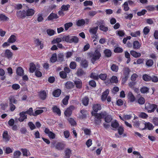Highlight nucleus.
Wrapping results in <instances>:
<instances>
[{
    "mask_svg": "<svg viewBox=\"0 0 158 158\" xmlns=\"http://www.w3.org/2000/svg\"><path fill=\"white\" fill-rule=\"evenodd\" d=\"M93 115H94L96 119V123L98 124L101 123L100 119L103 118H105V120L106 123H110L112 120L111 116L108 115L106 112H102L101 113L94 114L93 112L92 113Z\"/></svg>",
    "mask_w": 158,
    "mask_h": 158,
    "instance_id": "obj_1",
    "label": "nucleus"
},
{
    "mask_svg": "<svg viewBox=\"0 0 158 158\" xmlns=\"http://www.w3.org/2000/svg\"><path fill=\"white\" fill-rule=\"evenodd\" d=\"M88 54L91 57V61L93 64L101 56V53L98 49L96 50L93 53H88Z\"/></svg>",
    "mask_w": 158,
    "mask_h": 158,
    "instance_id": "obj_2",
    "label": "nucleus"
},
{
    "mask_svg": "<svg viewBox=\"0 0 158 158\" xmlns=\"http://www.w3.org/2000/svg\"><path fill=\"white\" fill-rule=\"evenodd\" d=\"M63 40L66 42L71 43L73 42L77 43L78 42L79 40L78 38L74 36H67L64 37Z\"/></svg>",
    "mask_w": 158,
    "mask_h": 158,
    "instance_id": "obj_3",
    "label": "nucleus"
},
{
    "mask_svg": "<svg viewBox=\"0 0 158 158\" xmlns=\"http://www.w3.org/2000/svg\"><path fill=\"white\" fill-rule=\"evenodd\" d=\"M157 106L155 104H151L149 103H147L145 105V109L148 113L154 112Z\"/></svg>",
    "mask_w": 158,
    "mask_h": 158,
    "instance_id": "obj_4",
    "label": "nucleus"
},
{
    "mask_svg": "<svg viewBox=\"0 0 158 158\" xmlns=\"http://www.w3.org/2000/svg\"><path fill=\"white\" fill-rule=\"evenodd\" d=\"M74 107L73 106H71L67 108L64 112V114L66 117H69L72 114V111L74 110Z\"/></svg>",
    "mask_w": 158,
    "mask_h": 158,
    "instance_id": "obj_5",
    "label": "nucleus"
},
{
    "mask_svg": "<svg viewBox=\"0 0 158 158\" xmlns=\"http://www.w3.org/2000/svg\"><path fill=\"white\" fill-rule=\"evenodd\" d=\"M89 22V19H79L76 21V24L78 26H81L84 25L85 23L88 24Z\"/></svg>",
    "mask_w": 158,
    "mask_h": 158,
    "instance_id": "obj_6",
    "label": "nucleus"
},
{
    "mask_svg": "<svg viewBox=\"0 0 158 158\" xmlns=\"http://www.w3.org/2000/svg\"><path fill=\"white\" fill-rule=\"evenodd\" d=\"M19 117L18 118L19 121L22 122L27 118V115L26 114V112L22 111L19 114Z\"/></svg>",
    "mask_w": 158,
    "mask_h": 158,
    "instance_id": "obj_7",
    "label": "nucleus"
},
{
    "mask_svg": "<svg viewBox=\"0 0 158 158\" xmlns=\"http://www.w3.org/2000/svg\"><path fill=\"white\" fill-rule=\"evenodd\" d=\"M45 133L47 134L51 139H54L56 137V135L52 131H50L48 128H46L44 130Z\"/></svg>",
    "mask_w": 158,
    "mask_h": 158,
    "instance_id": "obj_8",
    "label": "nucleus"
},
{
    "mask_svg": "<svg viewBox=\"0 0 158 158\" xmlns=\"http://www.w3.org/2000/svg\"><path fill=\"white\" fill-rule=\"evenodd\" d=\"M35 13V10L31 8L28 9L26 11V16H33Z\"/></svg>",
    "mask_w": 158,
    "mask_h": 158,
    "instance_id": "obj_9",
    "label": "nucleus"
},
{
    "mask_svg": "<svg viewBox=\"0 0 158 158\" xmlns=\"http://www.w3.org/2000/svg\"><path fill=\"white\" fill-rule=\"evenodd\" d=\"M130 72V69L128 68H126L124 69V74L125 75V77L124 79H123L122 81H124V82H122V83L124 84L125 81L127 80L129 74Z\"/></svg>",
    "mask_w": 158,
    "mask_h": 158,
    "instance_id": "obj_10",
    "label": "nucleus"
},
{
    "mask_svg": "<svg viewBox=\"0 0 158 158\" xmlns=\"http://www.w3.org/2000/svg\"><path fill=\"white\" fill-rule=\"evenodd\" d=\"M145 129H147L149 130H152L154 128L153 124L149 122H145L144 123Z\"/></svg>",
    "mask_w": 158,
    "mask_h": 158,
    "instance_id": "obj_11",
    "label": "nucleus"
},
{
    "mask_svg": "<svg viewBox=\"0 0 158 158\" xmlns=\"http://www.w3.org/2000/svg\"><path fill=\"white\" fill-rule=\"evenodd\" d=\"M87 114V112L86 110H82L81 111L79 118L81 119H84L85 118Z\"/></svg>",
    "mask_w": 158,
    "mask_h": 158,
    "instance_id": "obj_12",
    "label": "nucleus"
},
{
    "mask_svg": "<svg viewBox=\"0 0 158 158\" xmlns=\"http://www.w3.org/2000/svg\"><path fill=\"white\" fill-rule=\"evenodd\" d=\"M133 46L135 49H139L141 46V44L138 41H135L133 42Z\"/></svg>",
    "mask_w": 158,
    "mask_h": 158,
    "instance_id": "obj_13",
    "label": "nucleus"
},
{
    "mask_svg": "<svg viewBox=\"0 0 158 158\" xmlns=\"http://www.w3.org/2000/svg\"><path fill=\"white\" fill-rule=\"evenodd\" d=\"M110 82L111 83H117L118 82V80L117 77L116 76H113L112 77L110 81H109L108 82L105 81V83L106 84H107L109 83Z\"/></svg>",
    "mask_w": 158,
    "mask_h": 158,
    "instance_id": "obj_14",
    "label": "nucleus"
},
{
    "mask_svg": "<svg viewBox=\"0 0 158 158\" xmlns=\"http://www.w3.org/2000/svg\"><path fill=\"white\" fill-rule=\"evenodd\" d=\"M17 16L20 18L26 17V11L25 10L19 11L17 12Z\"/></svg>",
    "mask_w": 158,
    "mask_h": 158,
    "instance_id": "obj_15",
    "label": "nucleus"
},
{
    "mask_svg": "<svg viewBox=\"0 0 158 158\" xmlns=\"http://www.w3.org/2000/svg\"><path fill=\"white\" fill-rule=\"evenodd\" d=\"M13 56L12 52L9 50L7 49L5 50V56L8 59L11 58Z\"/></svg>",
    "mask_w": 158,
    "mask_h": 158,
    "instance_id": "obj_16",
    "label": "nucleus"
},
{
    "mask_svg": "<svg viewBox=\"0 0 158 158\" xmlns=\"http://www.w3.org/2000/svg\"><path fill=\"white\" fill-rule=\"evenodd\" d=\"M16 36L14 35H12L8 39V41L9 43H13L16 41Z\"/></svg>",
    "mask_w": 158,
    "mask_h": 158,
    "instance_id": "obj_17",
    "label": "nucleus"
},
{
    "mask_svg": "<svg viewBox=\"0 0 158 158\" xmlns=\"http://www.w3.org/2000/svg\"><path fill=\"white\" fill-rule=\"evenodd\" d=\"M127 97L130 102H133L135 101V97L131 92H130L128 93Z\"/></svg>",
    "mask_w": 158,
    "mask_h": 158,
    "instance_id": "obj_18",
    "label": "nucleus"
},
{
    "mask_svg": "<svg viewBox=\"0 0 158 158\" xmlns=\"http://www.w3.org/2000/svg\"><path fill=\"white\" fill-rule=\"evenodd\" d=\"M93 108L95 112H97L98 110L101 109V106L99 104H94L93 106Z\"/></svg>",
    "mask_w": 158,
    "mask_h": 158,
    "instance_id": "obj_19",
    "label": "nucleus"
},
{
    "mask_svg": "<svg viewBox=\"0 0 158 158\" xmlns=\"http://www.w3.org/2000/svg\"><path fill=\"white\" fill-rule=\"evenodd\" d=\"M109 91L108 90H106L104 92L102 93L101 97V99L102 101H105L106 98L109 94Z\"/></svg>",
    "mask_w": 158,
    "mask_h": 158,
    "instance_id": "obj_20",
    "label": "nucleus"
},
{
    "mask_svg": "<svg viewBox=\"0 0 158 158\" xmlns=\"http://www.w3.org/2000/svg\"><path fill=\"white\" fill-rule=\"evenodd\" d=\"M130 54L132 56L135 58L139 57L141 55L140 53L137 52L133 50L131 51Z\"/></svg>",
    "mask_w": 158,
    "mask_h": 158,
    "instance_id": "obj_21",
    "label": "nucleus"
},
{
    "mask_svg": "<svg viewBox=\"0 0 158 158\" xmlns=\"http://www.w3.org/2000/svg\"><path fill=\"white\" fill-rule=\"evenodd\" d=\"M119 117L121 120L125 121V120H128L130 119L132 117V116L131 115H124L123 117H122L121 116H119Z\"/></svg>",
    "mask_w": 158,
    "mask_h": 158,
    "instance_id": "obj_22",
    "label": "nucleus"
},
{
    "mask_svg": "<svg viewBox=\"0 0 158 158\" xmlns=\"http://www.w3.org/2000/svg\"><path fill=\"white\" fill-rule=\"evenodd\" d=\"M52 110L54 113H56L59 116L61 114V112L60 109L57 107L54 106L52 107Z\"/></svg>",
    "mask_w": 158,
    "mask_h": 158,
    "instance_id": "obj_23",
    "label": "nucleus"
},
{
    "mask_svg": "<svg viewBox=\"0 0 158 158\" xmlns=\"http://www.w3.org/2000/svg\"><path fill=\"white\" fill-rule=\"evenodd\" d=\"M3 137L5 141H7L9 140L10 137L8 135V132L6 131H4L3 134Z\"/></svg>",
    "mask_w": 158,
    "mask_h": 158,
    "instance_id": "obj_24",
    "label": "nucleus"
},
{
    "mask_svg": "<svg viewBox=\"0 0 158 158\" xmlns=\"http://www.w3.org/2000/svg\"><path fill=\"white\" fill-rule=\"evenodd\" d=\"M34 43L37 46H40L41 49H42L43 47V44L38 39H35L34 40Z\"/></svg>",
    "mask_w": 158,
    "mask_h": 158,
    "instance_id": "obj_25",
    "label": "nucleus"
},
{
    "mask_svg": "<svg viewBox=\"0 0 158 158\" xmlns=\"http://www.w3.org/2000/svg\"><path fill=\"white\" fill-rule=\"evenodd\" d=\"M15 97V96H11L9 98V100L10 102V104L14 103L16 104L17 102V100L16 99Z\"/></svg>",
    "mask_w": 158,
    "mask_h": 158,
    "instance_id": "obj_26",
    "label": "nucleus"
},
{
    "mask_svg": "<svg viewBox=\"0 0 158 158\" xmlns=\"http://www.w3.org/2000/svg\"><path fill=\"white\" fill-rule=\"evenodd\" d=\"M16 73L18 75L20 76L22 75L23 74V69L20 67H18L16 70Z\"/></svg>",
    "mask_w": 158,
    "mask_h": 158,
    "instance_id": "obj_27",
    "label": "nucleus"
},
{
    "mask_svg": "<svg viewBox=\"0 0 158 158\" xmlns=\"http://www.w3.org/2000/svg\"><path fill=\"white\" fill-rule=\"evenodd\" d=\"M23 156H28L30 155V153L29 151L26 149H21Z\"/></svg>",
    "mask_w": 158,
    "mask_h": 158,
    "instance_id": "obj_28",
    "label": "nucleus"
},
{
    "mask_svg": "<svg viewBox=\"0 0 158 158\" xmlns=\"http://www.w3.org/2000/svg\"><path fill=\"white\" fill-rule=\"evenodd\" d=\"M75 84L77 88H80L82 85V83L81 80L78 79L75 81Z\"/></svg>",
    "mask_w": 158,
    "mask_h": 158,
    "instance_id": "obj_29",
    "label": "nucleus"
},
{
    "mask_svg": "<svg viewBox=\"0 0 158 158\" xmlns=\"http://www.w3.org/2000/svg\"><path fill=\"white\" fill-rule=\"evenodd\" d=\"M40 98L43 100L45 99L47 97V94L44 91H43L40 92Z\"/></svg>",
    "mask_w": 158,
    "mask_h": 158,
    "instance_id": "obj_30",
    "label": "nucleus"
},
{
    "mask_svg": "<svg viewBox=\"0 0 158 158\" xmlns=\"http://www.w3.org/2000/svg\"><path fill=\"white\" fill-rule=\"evenodd\" d=\"M143 79L145 81H148L151 80V77L148 75L144 74L142 77Z\"/></svg>",
    "mask_w": 158,
    "mask_h": 158,
    "instance_id": "obj_31",
    "label": "nucleus"
},
{
    "mask_svg": "<svg viewBox=\"0 0 158 158\" xmlns=\"http://www.w3.org/2000/svg\"><path fill=\"white\" fill-rule=\"evenodd\" d=\"M64 147V144L62 143H58L56 146V148L58 150L63 149Z\"/></svg>",
    "mask_w": 158,
    "mask_h": 158,
    "instance_id": "obj_32",
    "label": "nucleus"
},
{
    "mask_svg": "<svg viewBox=\"0 0 158 158\" xmlns=\"http://www.w3.org/2000/svg\"><path fill=\"white\" fill-rule=\"evenodd\" d=\"M36 69L35 65L33 63L30 64V68L29 69L30 72L31 73H33Z\"/></svg>",
    "mask_w": 158,
    "mask_h": 158,
    "instance_id": "obj_33",
    "label": "nucleus"
},
{
    "mask_svg": "<svg viewBox=\"0 0 158 158\" xmlns=\"http://www.w3.org/2000/svg\"><path fill=\"white\" fill-rule=\"evenodd\" d=\"M57 18H58V16L56 14L52 13L48 17V19L49 20H51Z\"/></svg>",
    "mask_w": 158,
    "mask_h": 158,
    "instance_id": "obj_34",
    "label": "nucleus"
},
{
    "mask_svg": "<svg viewBox=\"0 0 158 158\" xmlns=\"http://www.w3.org/2000/svg\"><path fill=\"white\" fill-rule=\"evenodd\" d=\"M61 90L60 89L55 90L53 93V96L55 97H58L61 94Z\"/></svg>",
    "mask_w": 158,
    "mask_h": 158,
    "instance_id": "obj_35",
    "label": "nucleus"
},
{
    "mask_svg": "<svg viewBox=\"0 0 158 158\" xmlns=\"http://www.w3.org/2000/svg\"><path fill=\"white\" fill-rule=\"evenodd\" d=\"M149 90V89L148 88L143 86L140 89V91L142 93L145 94L148 92Z\"/></svg>",
    "mask_w": 158,
    "mask_h": 158,
    "instance_id": "obj_36",
    "label": "nucleus"
},
{
    "mask_svg": "<svg viewBox=\"0 0 158 158\" xmlns=\"http://www.w3.org/2000/svg\"><path fill=\"white\" fill-rule=\"evenodd\" d=\"M139 116L143 119H146L148 117V115L144 112H140L139 114Z\"/></svg>",
    "mask_w": 158,
    "mask_h": 158,
    "instance_id": "obj_37",
    "label": "nucleus"
},
{
    "mask_svg": "<svg viewBox=\"0 0 158 158\" xmlns=\"http://www.w3.org/2000/svg\"><path fill=\"white\" fill-rule=\"evenodd\" d=\"M82 103L85 106H87L89 102V98L87 97H85L82 100Z\"/></svg>",
    "mask_w": 158,
    "mask_h": 158,
    "instance_id": "obj_38",
    "label": "nucleus"
},
{
    "mask_svg": "<svg viewBox=\"0 0 158 158\" xmlns=\"http://www.w3.org/2000/svg\"><path fill=\"white\" fill-rule=\"evenodd\" d=\"M73 83L70 81L67 82L65 84L66 87L67 89H71L73 88Z\"/></svg>",
    "mask_w": 158,
    "mask_h": 158,
    "instance_id": "obj_39",
    "label": "nucleus"
},
{
    "mask_svg": "<svg viewBox=\"0 0 158 158\" xmlns=\"http://www.w3.org/2000/svg\"><path fill=\"white\" fill-rule=\"evenodd\" d=\"M140 34V31H136L134 32H132L131 33V36L134 37H136L139 36Z\"/></svg>",
    "mask_w": 158,
    "mask_h": 158,
    "instance_id": "obj_40",
    "label": "nucleus"
},
{
    "mask_svg": "<svg viewBox=\"0 0 158 158\" xmlns=\"http://www.w3.org/2000/svg\"><path fill=\"white\" fill-rule=\"evenodd\" d=\"M150 31V28L149 27L147 26L144 27L143 30V31L144 35H147L149 33Z\"/></svg>",
    "mask_w": 158,
    "mask_h": 158,
    "instance_id": "obj_41",
    "label": "nucleus"
},
{
    "mask_svg": "<svg viewBox=\"0 0 158 158\" xmlns=\"http://www.w3.org/2000/svg\"><path fill=\"white\" fill-rule=\"evenodd\" d=\"M67 119L70 123L71 124V125L74 126L76 125V122L73 118H68Z\"/></svg>",
    "mask_w": 158,
    "mask_h": 158,
    "instance_id": "obj_42",
    "label": "nucleus"
},
{
    "mask_svg": "<svg viewBox=\"0 0 158 158\" xmlns=\"http://www.w3.org/2000/svg\"><path fill=\"white\" fill-rule=\"evenodd\" d=\"M13 150V148H11L10 147H6L4 150L5 153L6 154H9L12 153Z\"/></svg>",
    "mask_w": 158,
    "mask_h": 158,
    "instance_id": "obj_43",
    "label": "nucleus"
},
{
    "mask_svg": "<svg viewBox=\"0 0 158 158\" xmlns=\"http://www.w3.org/2000/svg\"><path fill=\"white\" fill-rule=\"evenodd\" d=\"M116 33L119 36L121 37L125 35L124 31L123 30H119L117 31L116 32Z\"/></svg>",
    "mask_w": 158,
    "mask_h": 158,
    "instance_id": "obj_44",
    "label": "nucleus"
},
{
    "mask_svg": "<svg viewBox=\"0 0 158 158\" xmlns=\"http://www.w3.org/2000/svg\"><path fill=\"white\" fill-rule=\"evenodd\" d=\"M9 18L3 14H0V20L3 21L8 20Z\"/></svg>",
    "mask_w": 158,
    "mask_h": 158,
    "instance_id": "obj_45",
    "label": "nucleus"
},
{
    "mask_svg": "<svg viewBox=\"0 0 158 158\" xmlns=\"http://www.w3.org/2000/svg\"><path fill=\"white\" fill-rule=\"evenodd\" d=\"M47 32L48 35L52 36L55 34V31L52 29H49L47 30Z\"/></svg>",
    "mask_w": 158,
    "mask_h": 158,
    "instance_id": "obj_46",
    "label": "nucleus"
},
{
    "mask_svg": "<svg viewBox=\"0 0 158 158\" xmlns=\"http://www.w3.org/2000/svg\"><path fill=\"white\" fill-rule=\"evenodd\" d=\"M71 154V151L70 149L66 150L65 151V158H69Z\"/></svg>",
    "mask_w": 158,
    "mask_h": 158,
    "instance_id": "obj_47",
    "label": "nucleus"
},
{
    "mask_svg": "<svg viewBox=\"0 0 158 158\" xmlns=\"http://www.w3.org/2000/svg\"><path fill=\"white\" fill-rule=\"evenodd\" d=\"M21 153L19 151H16L14 153V156L15 158H18L21 155Z\"/></svg>",
    "mask_w": 158,
    "mask_h": 158,
    "instance_id": "obj_48",
    "label": "nucleus"
},
{
    "mask_svg": "<svg viewBox=\"0 0 158 158\" xmlns=\"http://www.w3.org/2000/svg\"><path fill=\"white\" fill-rule=\"evenodd\" d=\"M56 54H52L50 59V61L51 62L54 63L56 60Z\"/></svg>",
    "mask_w": 158,
    "mask_h": 158,
    "instance_id": "obj_49",
    "label": "nucleus"
},
{
    "mask_svg": "<svg viewBox=\"0 0 158 158\" xmlns=\"http://www.w3.org/2000/svg\"><path fill=\"white\" fill-rule=\"evenodd\" d=\"M44 110L42 109L37 110H36L33 114V116H36L42 113Z\"/></svg>",
    "mask_w": 158,
    "mask_h": 158,
    "instance_id": "obj_50",
    "label": "nucleus"
},
{
    "mask_svg": "<svg viewBox=\"0 0 158 158\" xmlns=\"http://www.w3.org/2000/svg\"><path fill=\"white\" fill-rule=\"evenodd\" d=\"M111 70L114 72H117L118 70V67L115 64H113L111 67Z\"/></svg>",
    "mask_w": 158,
    "mask_h": 158,
    "instance_id": "obj_51",
    "label": "nucleus"
},
{
    "mask_svg": "<svg viewBox=\"0 0 158 158\" xmlns=\"http://www.w3.org/2000/svg\"><path fill=\"white\" fill-rule=\"evenodd\" d=\"M98 28V27H93L89 30V32L91 34H96Z\"/></svg>",
    "mask_w": 158,
    "mask_h": 158,
    "instance_id": "obj_52",
    "label": "nucleus"
},
{
    "mask_svg": "<svg viewBox=\"0 0 158 158\" xmlns=\"http://www.w3.org/2000/svg\"><path fill=\"white\" fill-rule=\"evenodd\" d=\"M90 77L95 80H98L99 79V76L98 74L95 73H92L91 74Z\"/></svg>",
    "mask_w": 158,
    "mask_h": 158,
    "instance_id": "obj_53",
    "label": "nucleus"
},
{
    "mask_svg": "<svg viewBox=\"0 0 158 158\" xmlns=\"http://www.w3.org/2000/svg\"><path fill=\"white\" fill-rule=\"evenodd\" d=\"M153 61L151 59H149L147 61L146 65L149 67L151 66L153 64Z\"/></svg>",
    "mask_w": 158,
    "mask_h": 158,
    "instance_id": "obj_54",
    "label": "nucleus"
},
{
    "mask_svg": "<svg viewBox=\"0 0 158 158\" xmlns=\"http://www.w3.org/2000/svg\"><path fill=\"white\" fill-rule=\"evenodd\" d=\"M104 53L106 56L108 57L110 56L111 55V51L109 49H106L104 51Z\"/></svg>",
    "mask_w": 158,
    "mask_h": 158,
    "instance_id": "obj_55",
    "label": "nucleus"
},
{
    "mask_svg": "<svg viewBox=\"0 0 158 158\" xmlns=\"http://www.w3.org/2000/svg\"><path fill=\"white\" fill-rule=\"evenodd\" d=\"M107 77V75L106 74H101L99 76V78L102 80H105Z\"/></svg>",
    "mask_w": 158,
    "mask_h": 158,
    "instance_id": "obj_56",
    "label": "nucleus"
},
{
    "mask_svg": "<svg viewBox=\"0 0 158 158\" xmlns=\"http://www.w3.org/2000/svg\"><path fill=\"white\" fill-rule=\"evenodd\" d=\"M138 103L141 105L143 104L145 102L144 98L142 97H141L139 98L138 100Z\"/></svg>",
    "mask_w": 158,
    "mask_h": 158,
    "instance_id": "obj_57",
    "label": "nucleus"
},
{
    "mask_svg": "<svg viewBox=\"0 0 158 158\" xmlns=\"http://www.w3.org/2000/svg\"><path fill=\"white\" fill-rule=\"evenodd\" d=\"M61 39L60 38H57L56 39H54L52 41V44H55L57 43H59L61 42Z\"/></svg>",
    "mask_w": 158,
    "mask_h": 158,
    "instance_id": "obj_58",
    "label": "nucleus"
},
{
    "mask_svg": "<svg viewBox=\"0 0 158 158\" xmlns=\"http://www.w3.org/2000/svg\"><path fill=\"white\" fill-rule=\"evenodd\" d=\"M73 24L72 23L70 22L65 23L64 24L65 29L66 30H67L69 27H72L73 26Z\"/></svg>",
    "mask_w": 158,
    "mask_h": 158,
    "instance_id": "obj_59",
    "label": "nucleus"
},
{
    "mask_svg": "<svg viewBox=\"0 0 158 158\" xmlns=\"http://www.w3.org/2000/svg\"><path fill=\"white\" fill-rule=\"evenodd\" d=\"M81 63V66L84 67L85 68L88 66L87 62L85 60H82Z\"/></svg>",
    "mask_w": 158,
    "mask_h": 158,
    "instance_id": "obj_60",
    "label": "nucleus"
},
{
    "mask_svg": "<svg viewBox=\"0 0 158 158\" xmlns=\"http://www.w3.org/2000/svg\"><path fill=\"white\" fill-rule=\"evenodd\" d=\"M118 126V124L117 121H114L112 122L111 126L112 127L116 128Z\"/></svg>",
    "mask_w": 158,
    "mask_h": 158,
    "instance_id": "obj_61",
    "label": "nucleus"
},
{
    "mask_svg": "<svg viewBox=\"0 0 158 158\" xmlns=\"http://www.w3.org/2000/svg\"><path fill=\"white\" fill-rule=\"evenodd\" d=\"M123 51L122 48L119 47H117L114 50V51L115 53H120Z\"/></svg>",
    "mask_w": 158,
    "mask_h": 158,
    "instance_id": "obj_62",
    "label": "nucleus"
},
{
    "mask_svg": "<svg viewBox=\"0 0 158 158\" xmlns=\"http://www.w3.org/2000/svg\"><path fill=\"white\" fill-rule=\"evenodd\" d=\"M37 20V21L39 22H41L43 21L44 18L41 14H38Z\"/></svg>",
    "mask_w": 158,
    "mask_h": 158,
    "instance_id": "obj_63",
    "label": "nucleus"
},
{
    "mask_svg": "<svg viewBox=\"0 0 158 158\" xmlns=\"http://www.w3.org/2000/svg\"><path fill=\"white\" fill-rule=\"evenodd\" d=\"M70 5L69 4L67 5H63L61 7V10L64 11H66L68 10V8L70 7Z\"/></svg>",
    "mask_w": 158,
    "mask_h": 158,
    "instance_id": "obj_64",
    "label": "nucleus"
}]
</instances>
